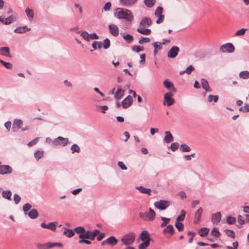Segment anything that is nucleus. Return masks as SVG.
I'll return each mask as SVG.
<instances>
[{"label":"nucleus","instance_id":"29","mask_svg":"<svg viewBox=\"0 0 249 249\" xmlns=\"http://www.w3.org/2000/svg\"><path fill=\"white\" fill-rule=\"evenodd\" d=\"M31 219H35L38 216L37 211L35 209H31V211L27 214Z\"/></svg>","mask_w":249,"mask_h":249},{"label":"nucleus","instance_id":"63","mask_svg":"<svg viewBox=\"0 0 249 249\" xmlns=\"http://www.w3.org/2000/svg\"><path fill=\"white\" fill-rule=\"evenodd\" d=\"M37 247L38 249H49L47 243L45 244H38Z\"/></svg>","mask_w":249,"mask_h":249},{"label":"nucleus","instance_id":"37","mask_svg":"<svg viewBox=\"0 0 249 249\" xmlns=\"http://www.w3.org/2000/svg\"><path fill=\"white\" fill-rule=\"evenodd\" d=\"M239 77L243 79L249 78V71H241L239 74Z\"/></svg>","mask_w":249,"mask_h":249},{"label":"nucleus","instance_id":"43","mask_svg":"<svg viewBox=\"0 0 249 249\" xmlns=\"http://www.w3.org/2000/svg\"><path fill=\"white\" fill-rule=\"evenodd\" d=\"M25 13L29 18L32 19L34 18V13L32 10L27 8L25 10Z\"/></svg>","mask_w":249,"mask_h":249},{"label":"nucleus","instance_id":"12","mask_svg":"<svg viewBox=\"0 0 249 249\" xmlns=\"http://www.w3.org/2000/svg\"><path fill=\"white\" fill-rule=\"evenodd\" d=\"M203 209L202 208H199L197 210L195 213L194 223L197 224L200 222Z\"/></svg>","mask_w":249,"mask_h":249},{"label":"nucleus","instance_id":"54","mask_svg":"<svg viewBox=\"0 0 249 249\" xmlns=\"http://www.w3.org/2000/svg\"><path fill=\"white\" fill-rule=\"evenodd\" d=\"M14 21V18L12 16H10L4 19L3 24L5 25H9Z\"/></svg>","mask_w":249,"mask_h":249},{"label":"nucleus","instance_id":"7","mask_svg":"<svg viewBox=\"0 0 249 249\" xmlns=\"http://www.w3.org/2000/svg\"><path fill=\"white\" fill-rule=\"evenodd\" d=\"M170 204V202L167 200H160L155 202L154 206L156 208L160 210H164L169 206Z\"/></svg>","mask_w":249,"mask_h":249},{"label":"nucleus","instance_id":"24","mask_svg":"<svg viewBox=\"0 0 249 249\" xmlns=\"http://www.w3.org/2000/svg\"><path fill=\"white\" fill-rule=\"evenodd\" d=\"M138 0H120L121 4L124 6H129L135 4Z\"/></svg>","mask_w":249,"mask_h":249},{"label":"nucleus","instance_id":"31","mask_svg":"<svg viewBox=\"0 0 249 249\" xmlns=\"http://www.w3.org/2000/svg\"><path fill=\"white\" fill-rule=\"evenodd\" d=\"M64 231L63 232L68 237H71L74 235V231L73 230L69 229L66 228H64Z\"/></svg>","mask_w":249,"mask_h":249},{"label":"nucleus","instance_id":"15","mask_svg":"<svg viewBox=\"0 0 249 249\" xmlns=\"http://www.w3.org/2000/svg\"><path fill=\"white\" fill-rule=\"evenodd\" d=\"M151 24L152 21L151 19L148 17H144L142 19L140 23V26L142 28H147L149 27Z\"/></svg>","mask_w":249,"mask_h":249},{"label":"nucleus","instance_id":"64","mask_svg":"<svg viewBox=\"0 0 249 249\" xmlns=\"http://www.w3.org/2000/svg\"><path fill=\"white\" fill-rule=\"evenodd\" d=\"M111 6V3L110 2H107L104 5L103 9L105 11H109Z\"/></svg>","mask_w":249,"mask_h":249},{"label":"nucleus","instance_id":"33","mask_svg":"<svg viewBox=\"0 0 249 249\" xmlns=\"http://www.w3.org/2000/svg\"><path fill=\"white\" fill-rule=\"evenodd\" d=\"M209 231V228H201L198 230V233L201 237H205L208 234Z\"/></svg>","mask_w":249,"mask_h":249},{"label":"nucleus","instance_id":"27","mask_svg":"<svg viewBox=\"0 0 249 249\" xmlns=\"http://www.w3.org/2000/svg\"><path fill=\"white\" fill-rule=\"evenodd\" d=\"M30 29L28 28L26 26L23 27H18L16 28L14 30V32L18 34H22L25 33L27 31H30Z\"/></svg>","mask_w":249,"mask_h":249},{"label":"nucleus","instance_id":"1","mask_svg":"<svg viewBox=\"0 0 249 249\" xmlns=\"http://www.w3.org/2000/svg\"><path fill=\"white\" fill-rule=\"evenodd\" d=\"M116 18L118 19H124L126 21L131 22L133 20V16L130 10L118 8L114 13Z\"/></svg>","mask_w":249,"mask_h":249},{"label":"nucleus","instance_id":"32","mask_svg":"<svg viewBox=\"0 0 249 249\" xmlns=\"http://www.w3.org/2000/svg\"><path fill=\"white\" fill-rule=\"evenodd\" d=\"M163 85L166 89H170L172 88L173 89H172V91L174 92L176 91V89L174 87L173 84L168 80H165L163 82Z\"/></svg>","mask_w":249,"mask_h":249},{"label":"nucleus","instance_id":"49","mask_svg":"<svg viewBox=\"0 0 249 249\" xmlns=\"http://www.w3.org/2000/svg\"><path fill=\"white\" fill-rule=\"evenodd\" d=\"M145 5L149 8L152 7L156 2V0H144Z\"/></svg>","mask_w":249,"mask_h":249},{"label":"nucleus","instance_id":"60","mask_svg":"<svg viewBox=\"0 0 249 249\" xmlns=\"http://www.w3.org/2000/svg\"><path fill=\"white\" fill-rule=\"evenodd\" d=\"M20 200L21 197L18 195L17 194L14 195V201L16 204H18Z\"/></svg>","mask_w":249,"mask_h":249},{"label":"nucleus","instance_id":"52","mask_svg":"<svg viewBox=\"0 0 249 249\" xmlns=\"http://www.w3.org/2000/svg\"><path fill=\"white\" fill-rule=\"evenodd\" d=\"M150 242L148 240L143 242V243L140 244L139 246V249H145L148 246H149Z\"/></svg>","mask_w":249,"mask_h":249},{"label":"nucleus","instance_id":"2","mask_svg":"<svg viewBox=\"0 0 249 249\" xmlns=\"http://www.w3.org/2000/svg\"><path fill=\"white\" fill-rule=\"evenodd\" d=\"M155 213L151 208L149 209V212L139 213L140 217L143 220L153 221L155 218Z\"/></svg>","mask_w":249,"mask_h":249},{"label":"nucleus","instance_id":"48","mask_svg":"<svg viewBox=\"0 0 249 249\" xmlns=\"http://www.w3.org/2000/svg\"><path fill=\"white\" fill-rule=\"evenodd\" d=\"M161 219L163 221L160 224L161 227H165L170 220V218L165 217H161Z\"/></svg>","mask_w":249,"mask_h":249},{"label":"nucleus","instance_id":"25","mask_svg":"<svg viewBox=\"0 0 249 249\" xmlns=\"http://www.w3.org/2000/svg\"><path fill=\"white\" fill-rule=\"evenodd\" d=\"M0 54L4 56H10L9 48L8 47L0 48Z\"/></svg>","mask_w":249,"mask_h":249},{"label":"nucleus","instance_id":"55","mask_svg":"<svg viewBox=\"0 0 249 249\" xmlns=\"http://www.w3.org/2000/svg\"><path fill=\"white\" fill-rule=\"evenodd\" d=\"M236 219L235 217L229 216L227 218V222L229 224H233L236 222Z\"/></svg>","mask_w":249,"mask_h":249},{"label":"nucleus","instance_id":"57","mask_svg":"<svg viewBox=\"0 0 249 249\" xmlns=\"http://www.w3.org/2000/svg\"><path fill=\"white\" fill-rule=\"evenodd\" d=\"M0 63L7 69H11L12 68V65L10 63L6 62L2 60H0Z\"/></svg>","mask_w":249,"mask_h":249},{"label":"nucleus","instance_id":"50","mask_svg":"<svg viewBox=\"0 0 249 249\" xmlns=\"http://www.w3.org/2000/svg\"><path fill=\"white\" fill-rule=\"evenodd\" d=\"M247 29L242 28L238 31H237L235 34L234 36H241L245 35Z\"/></svg>","mask_w":249,"mask_h":249},{"label":"nucleus","instance_id":"45","mask_svg":"<svg viewBox=\"0 0 249 249\" xmlns=\"http://www.w3.org/2000/svg\"><path fill=\"white\" fill-rule=\"evenodd\" d=\"M218 100V95H210L208 97V101L209 102H212L213 101L214 103H216Z\"/></svg>","mask_w":249,"mask_h":249},{"label":"nucleus","instance_id":"6","mask_svg":"<svg viewBox=\"0 0 249 249\" xmlns=\"http://www.w3.org/2000/svg\"><path fill=\"white\" fill-rule=\"evenodd\" d=\"M234 50V47L231 43L224 44L220 48V51L222 53H232Z\"/></svg>","mask_w":249,"mask_h":249},{"label":"nucleus","instance_id":"44","mask_svg":"<svg viewBox=\"0 0 249 249\" xmlns=\"http://www.w3.org/2000/svg\"><path fill=\"white\" fill-rule=\"evenodd\" d=\"M110 46V40L108 38H105L103 41V47L104 49H107Z\"/></svg>","mask_w":249,"mask_h":249},{"label":"nucleus","instance_id":"40","mask_svg":"<svg viewBox=\"0 0 249 249\" xmlns=\"http://www.w3.org/2000/svg\"><path fill=\"white\" fill-rule=\"evenodd\" d=\"M180 150L183 152H189L191 150V148L186 144H181L180 146Z\"/></svg>","mask_w":249,"mask_h":249},{"label":"nucleus","instance_id":"59","mask_svg":"<svg viewBox=\"0 0 249 249\" xmlns=\"http://www.w3.org/2000/svg\"><path fill=\"white\" fill-rule=\"evenodd\" d=\"M194 70V67L192 65H190L185 70V71L188 74H190Z\"/></svg>","mask_w":249,"mask_h":249},{"label":"nucleus","instance_id":"13","mask_svg":"<svg viewBox=\"0 0 249 249\" xmlns=\"http://www.w3.org/2000/svg\"><path fill=\"white\" fill-rule=\"evenodd\" d=\"M132 97L130 95L127 96L122 102L123 107L124 108H128L132 104Z\"/></svg>","mask_w":249,"mask_h":249},{"label":"nucleus","instance_id":"51","mask_svg":"<svg viewBox=\"0 0 249 249\" xmlns=\"http://www.w3.org/2000/svg\"><path fill=\"white\" fill-rule=\"evenodd\" d=\"M175 227L179 231H182L184 230V225L180 222H176Z\"/></svg>","mask_w":249,"mask_h":249},{"label":"nucleus","instance_id":"3","mask_svg":"<svg viewBox=\"0 0 249 249\" xmlns=\"http://www.w3.org/2000/svg\"><path fill=\"white\" fill-rule=\"evenodd\" d=\"M135 239V234L134 232H130L125 234L121 239V241L125 245L128 246L132 244Z\"/></svg>","mask_w":249,"mask_h":249},{"label":"nucleus","instance_id":"30","mask_svg":"<svg viewBox=\"0 0 249 249\" xmlns=\"http://www.w3.org/2000/svg\"><path fill=\"white\" fill-rule=\"evenodd\" d=\"M1 195L3 198L8 200H11L12 192L10 190L3 191Z\"/></svg>","mask_w":249,"mask_h":249},{"label":"nucleus","instance_id":"4","mask_svg":"<svg viewBox=\"0 0 249 249\" xmlns=\"http://www.w3.org/2000/svg\"><path fill=\"white\" fill-rule=\"evenodd\" d=\"M100 231L97 229H95L92 231L88 230L84 234L79 235V238H86L90 239L91 241L94 240L95 237L99 234Z\"/></svg>","mask_w":249,"mask_h":249},{"label":"nucleus","instance_id":"26","mask_svg":"<svg viewBox=\"0 0 249 249\" xmlns=\"http://www.w3.org/2000/svg\"><path fill=\"white\" fill-rule=\"evenodd\" d=\"M136 189L137 190H138L142 194H146L148 195L149 196L151 195V190L149 188H146L142 186H137L136 187Z\"/></svg>","mask_w":249,"mask_h":249},{"label":"nucleus","instance_id":"34","mask_svg":"<svg viewBox=\"0 0 249 249\" xmlns=\"http://www.w3.org/2000/svg\"><path fill=\"white\" fill-rule=\"evenodd\" d=\"M137 31L142 35H149L151 34V31L149 29L138 28Z\"/></svg>","mask_w":249,"mask_h":249},{"label":"nucleus","instance_id":"21","mask_svg":"<svg viewBox=\"0 0 249 249\" xmlns=\"http://www.w3.org/2000/svg\"><path fill=\"white\" fill-rule=\"evenodd\" d=\"M164 141L167 143H169L174 141L173 136L170 131H167L165 132Z\"/></svg>","mask_w":249,"mask_h":249},{"label":"nucleus","instance_id":"20","mask_svg":"<svg viewBox=\"0 0 249 249\" xmlns=\"http://www.w3.org/2000/svg\"><path fill=\"white\" fill-rule=\"evenodd\" d=\"M162 232L164 234L169 233L171 235H173L175 232V230L173 226L172 225H168L166 228L163 230Z\"/></svg>","mask_w":249,"mask_h":249},{"label":"nucleus","instance_id":"56","mask_svg":"<svg viewBox=\"0 0 249 249\" xmlns=\"http://www.w3.org/2000/svg\"><path fill=\"white\" fill-rule=\"evenodd\" d=\"M152 45L154 46L155 49L160 50L162 49V43L161 42H154L152 43Z\"/></svg>","mask_w":249,"mask_h":249},{"label":"nucleus","instance_id":"36","mask_svg":"<svg viewBox=\"0 0 249 249\" xmlns=\"http://www.w3.org/2000/svg\"><path fill=\"white\" fill-rule=\"evenodd\" d=\"M123 38L126 41L127 43H131L133 40V36L130 34L123 35Z\"/></svg>","mask_w":249,"mask_h":249},{"label":"nucleus","instance_id":"61","mask_svg":"<svg viewBox=\"0 0 249 249\" xmlns=\"http://www.w3.org/2000/svg\"><path fill=\"white\" fill-rule=\"evenodd\" d=\"M143 47H141L140 46L134 45L132 48V50L136 52L137 53L143 51Z\"/></svg>","mask_w":249,"mask_h":249},{"label":"nucleus","instance_id":"46","mask_svg":"<svg viewBox=\"0 0 249 249\" xmlns=\"http://www.w3.org/2000/svg\"><path fill=\"white\" fill-rule=\"evenodd\" d=\"M71 153H74L75 152L79 153L80 151V149L79 146L76 144H73L71 147Z\"/></svg>","mask_w":249,"mask_h":249},{"label":"nucleus","instance_id":"39","mask_svg":"<svg viewBox=\"0 0 249 249\" xmlns=\"http://www.w3.org/2000/svg\"><path fill=\"white\" fill-rule=\"evenodd\" d=\"M32 205L29 203H26L23 206V211L24 214L27 215L29 212V211L31 209Z\"/></svg>","mask_w":249,"mask_h":249},{"label":"nucleus","instance_id":"10","mask_svg":"<svg viewBox=\"0 0 249 249\" xmlns=\"http://www.w3.org/2000/svg\"><path fill=\"white\" fill-rule=\"evenodd\" d=\"M179 51V48L177 46H173L168 51L167 56L170 58H175L178 54Z\"/></svg>","mask_w":249,"mask_h":249},{"label":"nucleus","instance_id":"17","mask_svg":"<svg viewBox=\"0 0 249 249\" xmlns=\"http://www.w3.org/2000/svg\"><path fill=\"white\" fill-rule=\"evenodd\" d=\"M201 84L202 85V88L206 91L211 92L212 91V89L210 87L208 81L202 78L201 80Z\"/></svg>","mask_w":249,"mask_h":249},{"label":"nucleus","instance_id":"11","mask_svg":"<svg viewBox=\"0 0 249 249\" xmlns=\"http://www.w3.org/2000/svg\"><path fill=\"white\" fill-rule=\"evenodd\" d=\"M12 168L9 165H0V175L10 174L12 173Z\"/></svg>","mask_w":249,"mask_h":249},{"label":"nucleus","instance_id":"47","mask_svg":"<svg viewBox=\"0 0 249 249\" xmlns=\"http://www.w3.org/2000/svg\"><path fill=\"white\" fill-rule=\"evenodd\" d=\"M224 231L228 236L232 238H234L235 237V235L233 231L231 230L225 229Z\"/></svg>","mask_w":249,"mask_h":249},{"label":"nucleus","instance_id":"9","mask_svg":"<svg viewBox=\"0 0 249 249\" xmlns=\"http://www.w3.org/2000/svg\"><path fill=\"white\" fill-rule=\"evenodd\" d=\"M173 96L171 92L166 93L164 96L163 104L167 105L168 106H170L174 103V100L172 97Z\"/></svg>","mask_w":249,"mask_h":249},{"label":"nucleus","instance_id":"19","mask_svg":"<svg viewBox=\"0 0 249 249\" xmlns=\"http://www.w3.org/2000/svg\"><path fill=\"white\" fill-rule=\"evenodd\" d=\"M221 215L220 212L212 214V221L213 224H217L221 220Z\"/></svg>","mask_w":249,"mask_h":249},{"label":"nucleus","instance_id":"5","mask_svg":"<svg viewBox=\"0 0 249 249\" xmlns=\"http://www.w3.org/2000/svg\"><path fill=\"white\" fill-rule=\"evenodd\" d=\"M69 143V139L68 138H65L61 136H58L54 139L53 143L55 146H65Z\"/></svg>","mask_w":249,"mask_h":249},{"label":"nucleus","instance_id":"14","mask_svg":"<svg viewBox=\"0 0 249 249\" xmlns=\"http://www.w3.org/2000/svg\"><path fill=\"white\" fill-rule=\"evenodd\" d=\"M23 124V122L20 119H15L13 123L12 129L14 132L17 131V129L21 128Z\"/></svg>","mask_w":249,"mask_h":249},{"label":"nucleus","instance_id":"18","mask_svg":"<svg viewBox=\"0 0 249 249\" xmlns=\"http://www.w3.org/2000/svg\"><path fill=\"white\" fill-rule=\"evenodd\" d=\"M40 226L43 228L48 229L52 231H55L56 230L55 222H50L48 224L45 223H42Z\"/></svg>","mask_w":249,"mask_h":249},{"label":"nucleus","instance_id":"22","mask_svg":"<svg viewBox=\"0 0 249 249\" xmlns=\"http://www.w3.org/2000/svg\"><path fill=\"white\" fill-rule=\"evenodd\" d=\"M124 90L122 89H118L114 93V98L118 101L121 99L124 95Z\"/></svg>","mask_w":249,"mask_h":249},{"label":"nucleus","instance_id":"58","mask_svg":"<svg viewBox=\"0 0 249 249\" xmlns=\"http://www.w3.org/2000/svg\"><path fill=\"white\" fill-rule=\"evenodd\" d=\"M179 146V144L177 142H173L170 145V148L172 151H175Z\"/></svg>","mask_w":249,"mask_h":249},{"label":"nucleus","instance_id":"53","mask_svg":"<svg viewBox=\"0 0 249 249\" xmlns=\"http://www.w3.org/2000/svg\"><path fill=\"white\" fill-rule=\"evenodd\" d=\"M81 36L86 41H89V35L86 31H83L81 33Z\"/></svg>","mask_w":249,"mask_h":249},{"label":"nucleus","instance_id":"42","mask_svg":"<svg viewBox=\"0 0 249 249\" xmlns=\"http://www.w3.org/2000/svg\"><path fill=\"white\" fill-rule=\"evenodd\" d=\"M34 156L36 160H38L43 156V152L42 151L37 150L35 152Z\"/></svg>","mask_w":249,"mask_h":249},{"label":"nucleus","instance_id":"23","mask_svg":"<svg viewBox=\"0 0 249 249\" xmlns=\"http://www.w3.org/2000/svg\"><path fill=\"white\" fill-rule=\"evenodd\" d=\"M140 238L143 242L148 240L149 242H150V235L148 231H143L141 232L140 235Z\"/></svg>","mask_w":249,"mask_h":249},{"label":"nucleus","instance_id":"8","mask_svg":"<svg viewBox=\"0 0 249 249\" xmlns=\"http://www.w3.org/2000/svg\"><path fill=\"white\" fill-rule=\"evenodd\" d=\"M162 11L163 8L161 6H158L155 11V16L158 18L156 21V23L158 24H160L163 21L164 17L162 15Z\"/></svg>","mask_w":249,"mask_h":249},{"label":"nucleus","instance_id":"35","mask_svg":"<svg viewBox=\"0 0 249 249\" xmlns=\"http://www.w3.org/2000/svg\"><path fill=\"white\" fill-rule=\"evenodd\" d=\"M74 232L76 233L79 234V235L80 234H84L86 232V231L85 229V228L83 227L79 226L77 227H76L74 229Z\"/></svg>","mask_w":249,"mask_h":249},{"label":"nucleus","instance_id":"62","mask_svg":"<svg viewBox=\"0 0 249 249\" xmlns=\"http://www.w3.org/2000/svg\"><path fill=\"white\" fill-rule=\"evenodd\" d=\"M39 138H36L28 143L29 146H32L36 144L38 142Z\"/></svg>","mask_w":249,"mask_h":249},{"label":"nucleus","instance_id":"28","mask_svg":"<svg viewBox=\"0 0 249 249\" xmlns=\"http://www.w3.org/2000/svg\"><path fill=\"white\" fill-rule=\"evenodd\" d=\"M107 245L112 246H115L118 243V240L113 236H111L107 238Z\"/></svg>","mask_w":249,"mask_h":249},{"label":"nucleus","instance_id":"41","mask_svg":"<svg viewBox=\"0 0 249 249\" xmlns=\"http://www.w3.org/2000/svg\"><path fill=\"white\" fill-rule=\"evenodd\" d=\"M212 235L215 237H219L220 236L221 234L217 228H213L211 232Z\"/></svg>","mask_w":249,"mask_h":249},{"label":"nucleus","instance_id":"38","mask_svg":"<svg viewBox=\"0 0 249 249\" xmlns=\"http://www.w3.org/2000/svg\"><path fill=\"white\" fill-rule=\"evenodd\" d=\"M185 211L183 210H182L181 211V214L177 217L176 222H180L183 221L185 217Z\"/></svg>","mask_w":249,"mask_h":249},{"label":"nucleus","instance_id":"16","mask_svg":"<svg viewBox=\"0 0 249 249\" xmlns=\"http://www.w3.org/2000/svg\"><path fill=\"white\" fill-rule=\"evenodd\" d=\"M109 32L111 35L114 36H117L119 35V32L118 27L115 24H110L108 26Z\"/></svg>","mask_w":249,"mask_h":249}]
</instances>
